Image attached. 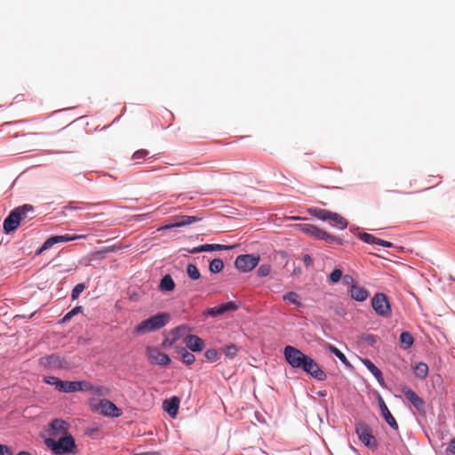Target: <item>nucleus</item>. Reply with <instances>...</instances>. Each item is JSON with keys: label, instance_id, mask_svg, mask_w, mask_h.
Here are the masks:
<instances>
[{"label": "nucleus", "instance_id": "cd10ccee", "mask_svg": "<svg viewBox=\"0 0 455 455\" xmlns=\"http://www.w3.org/2000/svg\"><path fill=\"white\" fill-rule=\"evenodd\" d=\"M283 299L285 301H289L291 304H293L297 307L301 306V303L299 299V295L294 291H289L283 295Z\"/></svg>", "mask_w": 455, "mask_h": 455}, {"label": "nucleus", "instance_id": "a18cd8bd", "mask_svg": "<svg viewBox=\"0 0 455 455\" xmlns=\"http://www.w3.org/2000/svg\"><path fill=\"white\" fill-rule=\"evenodd\" d=\"M206 315L217 316L222 315L220 305L212 308H208L205 312Z\"/></svg>", "mask_w": 455, "mask_h": 455}, {"label": "nucleus", "instance_id": "2eb2a0df", "mask_svg": "<svg viewBox=\"0 0 455 455\" xmlns=\"http://www.w3.org/2000/svg\"><path fill=\"white\" fill-rule=\"evenodd\" d=\"M184 342L193 352H201L204 347V341L196 335L188 334L185 336Z\"/></svg>", "mask_w": 455, "mask_h": 455}, {"label": "nucleus", "instance_id": "a211bd4d", "mask_svg": "<svg viewBox=\"0 0 455 455\" xmlns=\"http://www.w3.org/2000/svg\"><path fill=\"white\" fill-rule=\"evenodd\" d=\"M379 408L381 411V414L383 418L385 419V421L394 429L398 428V424L395 420V419L393 417L391 412L389 411L387 406L386 405L384 400L382 398H379Z\"/></svg>", "mask_w": 455, "mask_h": 455}, {"label": "nucleus", "instance_id": "f03ea898", "mask_svg": "<svg viewBox=\"0 0 455 455\" xmlns=\"http://www.w3.org/2000/svg\"><path fill=\"white\" fill-rule=\"evenodd\" d=\"M171 320V315L169 313H158L138 324L134 332L137 334H144L159 330L165 326Z\"/></svg>", "mask_w": 455, "mask_h": 455}, {"label": "nucleus", "instance_id": "58836bf2", "mask_svg": "<svg viewBox=\"0 0 455 455\" xmlns=\"http://www.w3.org/2000/svg\"><path fill=\"white\" fill-rule=\"evenodd\" d=\"M92 386L88 381H76V391H89L91 392L92 390Z\"/></svg>", "mask_w": 455, "mask_h": 455}, {"label": "nucleus", "instance_id": "c756f323", "mask_svg": "<svg viewBox=\"0 0 455 455\" xmlns=\"http://www.w3.org/2000/svg\"><path fill=\"white\" fill-rule=\"evenodd\" d=\"M186 271H187L188 277L192 280H198L201 276V274H200L198 268L196 267V265H194L192 263H189L187 266Z\"/></svg>", "mask_w": 455, "mask_h": 455}, {"label": "nucleus", "instance_id": "7ed1b4c3", "mask_svg": "<svg viewBox=\"0 0 455 455\" xmlns=\"http://www.w3.org/2000/svg\"><path fill=\"white\" fill-rule=\"evenodd\" d=\"M44 443L56 455L74 452L76 448L75 440L70 435L60 436L57 441L53 438H47Z\"/></svg>", "mask_w": 455, "mask_h": 455}, {"label": "nucleus", "instance_id": "603ef678", "mask_svg": "<svg viewBox=\"0 0 455 455\" xmlns=\"http://www.w3.org/2000/svg\"><path fill=\"white\" fill-rule=\"evenodd\" d=\"M343 282H344V283H346V284H347V285H350V287H351L353 284H356V283H355L354 278H353L351 275H345L343 276Z\"/></svg>", "mask_w": 455, "mask_h": 455}, {"label": "nucleus", "instance_id": "6e6d98bb", "mask_svg": "<svg viewBox=\"0 0 455 455\" xmlns=\"http://www.w3.org/2000/svg\"><path fill=\"white\" fill-rule=\"evenodd\" d=\"M302 259H303L305 266H307V267H309L312 264V258L310 257L309 254H305L303 256Z\"/></svg>", "mask_w": 455, "mask_h": 455}, {"label": "nucleus", "instance_id": "f257e3e1", "mask_svg": "<svg viewBox=\"0 0 455 455\" xmlns=\"http://www.w3.org/2000/svg\"><path fill=\"white\" fill-rule=\"evenodd\" d=\"M283 355L286 362L292 368L302 369L317 380L323 381L326 379V373L321 370L317 363L310 356L302 353L299 349L288 345L283 349Z\"/></svg>", "mask_w": 455, "mask_h": 455}, {"label": "nucleus", "instance_id": "f704fd0d", "mask_svg": "<svg viewBox=\"0 0 455 455\" xmlns=\"http://www.w3.org/2000/svg\"><path fill=\"white\" fill-rule=\"evenodd\" d=\"M343 276L342 270L339 268H335L329 275V282L331 283H338Z\"/></svg>", "mask_w": 455, "mask_h": 455}, {"label": "nucleus", "instance_id": "412c9836", "mask_svg": "<svg viewBox=\"0 0 455 455\" xmlns=\"http://www.w3.org/2000/svg\"><path fill=\"white\" fill-rule=\"evenodd\" d=\"M50 426L52 431V435L56 437L58 435L67 434L68 424L62 419H56L51 422Z\"/></svg>", "mask_w": 455, "mask_h": 455}, {"label": "nucleus", "instance_id": "7c9ffc66", "mask_svg": "<svg viewBox=\"0 0 455 455\" xmlns=\"http://www.w3.org/2000/svg\"><path fill=\"white\" fill-rule=\"evenodd\" d=\"M400 342L404 346V348H409L414 342V339L411 333L403 331L400 335Z\"/></svg>", "mask_w": 455, "mask_h": 455}, {"label": "nucleus", "instance_id": "39448f33", "mask_svg": "<svg viewBox=\"0 0 455 455\" xmlns=\"http://www.w3.org/2000/svg\"><path fill=\"white\" fill-rule=\"evenodd\" d=\"M311 212L317 219L329 221L332 226L339 229H345L347 227V221L341 215L336 212L318 208H315Z\"/></svg>", "mask_w": 455, "mask_h": 455}, {"label": "nucleus", "instance_id": "ddd939ff", "mask_svg": "<svg viewBox=\"0 0 455 455\" xmlns=\"http://www.w3.org/2000/svg\"><path fill=\"white\" fill-rule=\"evenodd\" d=\"M20 223V217L18 216V212L15 211V209L12 210L4 220V232L5 234H10L15 231Z\"/></svg>", "mask_w": 455, "mask_h": 455}, {"label": "nucleus", "instance_id": "e433bc0d", "mask_svg": "<svg viewBox=\"0 0 455 455\" xmlns=\"http://www.w3.org/2000/svg\"><path fill=\"white\" fill-rule=\"evenodd\" d=\"M91 393L100 396H104L108 395L109 389L103 386H92V390Z\"/></svg>", "mask_w": 455, "mask_h": 455}, {"label": "nucleus", "instance_id": "f3484780", "mask_svg": "<svg viewBox=\"0 0 455 455\" xmlns=\"http://www.w3.org/2000/svg\"><path fill=\"white\" fill-rule=\"evenodd\" d=\"M190 331L189 327L188 325H180L174 329H172L170 333L169 337L164 341V344L169 341L170 345L173 344L176 340L180 339L181 337L187 335V333Z\"/></svg>", "mask_w": 455, "mask_h": 455}, {"label": "nucleus", "instance_id": "79ce46f5", "mask_svg": "<svg viewBox=\"0 0 455 455\" xmlns=\"http://www.w3.org/2000/svg\"><path fill=\"white\" fill-rule=\"evenodd\" d=\"M224 353L228 358H234L237 354V348L235 345H228L225 347Z\"/></svg>", "mask_w": 455, "mask_h": 455}, {"label": "nucleus", "instance_id": "2f4dec72", "mask_svg": "<svg viewBox=\"0 0 455 455\" xmlns=\"http://www.w3.org/2000/svg\"><path fill=\"white\" fill-rule=\"evenodd\" d=\"M204 251H227L234 248V245H223V244H204Z\"/></svg>", "mask_w": 455, "mask_h": 455}, {"label": "nucleus", "instance_id": "473e14b6", "mask_svg": "<svg viewBox=\"0 0 455 455\" xmlns=\"http://www.w3.org/2000/svg\"><path fill=\"white\" fill-rule=\"evenodd\" d=\"M328 347H329L330 351L331 353H333L344 364H346L347 366L350 365L346 355L339 348H337L336 347H334L332 345H329Z\"/></svg>", "mask_w": 455, "mask_h": 455}, {"label": "nucleus", "instance_id": "5fc2aeb1", "mask_svg": "<svg viewBox=\"0 0 455 455\" xmlns=\"http://www.w3.org/2000/svg\"><path fill=\"white\" fill-rule=\"evenodd\" d=\"M203 251H204V244L196 246V247H194L191 250H188L189 253H198V252H203Z\"/></svg>", "mask_w": 455, "mask_h": 455}, {"label": "nucleus", "instance_id": "3c124183", "mask_svg": "<svg viewBox=\"0 0 455 455\" xmlns=\"http://www.w3.org/2000/svg\"><path fill=\"white\" fill-rule=\"evenodd\" d=\"M0 455H13L10 447L0 444Z\"/></svg>", "mask_w": 455, "mask_h": 455}, {"label": "nucleus", "instance_id": "0eeeda50", "mask_svg": "<svg viewBox=\"0 0 455 455\" xmlns=\"http://www.w3.org/2000/svg\"><path fill=\"white\" fill-rule=\"evenodd\" d=\"M371 306L377 315L387 317L391 314L389 300L384 293L379 292L371 299Z\"/></svg>", "mask_w": 455, "mask_h": 455}, {"label": "nucleus", "instance_id": "dca6fc26", "mask_svg": "<svg viewBox=\"0 0 455 455\" xmlns=\"http://www.w3.org/2000/svg\"><path fill=\"white\" fill-rule=\"evenodd\" d=\"M180 403V401L179 397L172 396V398L166 399L163 402V408L172 418H175L178 414Z\"/></svg>", "mask_w": 455, "mask_h": 455}, {"label": "nucleus", "instance_id": "c85d7f7f", "mask_svg": "<svg viewBox=\"0 0 455 455\" xmlns=\"http://www.w3.org/2000/svg\"><path fill=\"white\" fill-rule=\"evenodd\" d=\"M321 240H323L328 243H336L339 245L343 244V240L340 237L329 234L326 231H324Z\"/></svg>", "mask_w": 455, "mask_h": 455}, {"label": "nucleus", "instance_id": "052dcab7", "mask_svg": "<svg viewBox=\"0 0 455 455\" xmlns=\"http://www.w3.org/2000/svg\"><path fill=\"white\" fill-rule=\"evenodd\" d=\"M101 253H102V251H96L94 254H95V255H100V254H101Z\"/></svg>", "mask_w": 455, "mask_h": 455}, {"label": "nucleus", "instance_id": "bf43d9fd", "mask_svg": "<svg viewBox=\"0 0 455 455\" xmlns=\"http://www.w3.org/2000/svg\"><path fill=\"white\" fill-rule=\"evenodd\" d=\"M113 251V249H112V248H110V247H108V248H106V249L104 250V251Z\"/></svg>", "mask_w": 455, "mask_h": 455}, {"label": "nucleus", "instance_id": "09e8293b", "mask_svg": "<svg viewBox=\"0 0 455 455\" xmlns=\"http://www.w3.org/2000/svg\"><path fill=\"white\" fill-rule=\"evenodd\" d=\"M446 455H455V436L449 443L446 449Z\"/></svg>", "mask_w": 455, "mask_h": 455}, {"label": "nucleus", "instance_id": "c03bdc74", "mask_svg": "<svg viewBox=\"0 0 455 455\" xmlns=\"http://www.w3.org/2000/svg\"><path fill=\"white\" fill-rule=\"evenodd\" d=\"M204 356L209 360L210 362H215L218 360V352L216 349H207L204 353Z\"/></svg>", "mask_w": 455, "mask_h": 455}, {"label": "nucleus", "instance_id": "4468645a", "mask_svg": "<svg viewBox=\"0 0 455 455\" xmlns=\"http://www.w3.org/2000/svg\"><path fill=\"white\" fill-rule=\"evenodd\" d=\"M175 219L177 220V221H175L174 223H172V224L165 225V226L158 228V230L171 229L173 228L188 226L190 224H193V223L200 220L202 218L197 217V216H179V217H176Z\"/></svg>", "mask_w": 455, "mask_h": 455}, {"label": "nucleus", "instance_id": "37998d69", "mask_svg": "<svg viewBox=\"0 0 455 455\" xmlns=\"http://www.w3.org/2000/svg\"><path fill=\"white\" fill-rule=\"evenodd\" d=\"M298 228L301 232L311 236V234L315 228V225L305 223L299 225Z\"/></svg>", "mask_w": 455, "mask_h": 455}, {"label": "nucleus", "instance_id": "b1692460", "mask_svg": "<svg viewBox=\"0 0 455 455\" xmlns=\"http://www.w3.org/2000/svg\"><path fill=\"white\" fill-rule=\"evenodd\" d=\"M159 288L163 291H172L174 290L175 283L170 275H166L161 279Z\"/></svg>", "mask_w": 455, "mask_h": 455}, {"label": "nucleus", "instance_id": "393cba45", "mask_svg": "<svg viewBox=\"0 0 455 455\" xmlns=\"http://www.w3.org/2000/svg\"><path fill=\"white\" fill-rule=\"evenodd\" d=\"M413 371H414V374L416 375L417 378H419L420 379H424L427 378V376L428 374V366L427 363L420 362V363H418L413 367Z\"/></svg>", "mask_w": 455, "mask_h": 455}, {"label": "nucleus", "instance_id": "4d7b16f0", "mask_svg": "<svg viewBox=\"0 0 455 455\" xmlns=\"http://www.w3.org/2000/svg\"><path fill=\"white\" fill-rule=\"evenodd\" d=\"M140 455H160V453L156 452V451H148V452L141 453Z\"/></svg>", "mask_w": 455, "mask_h": 455}, {"label": "nucleus", "instance_id": "aec40b11", "mask_svg": "<svg viewBox=\"0 0 455 455\" xmlns=\"http://www.w3.org/2000/svg\"><path fill=\"white\" fill-rule=\"evenodd\" d=\"M15 211L18 212V216L20 217V222L26 220H31L35 218V208L31 204H23L21 206L16 207Z\"/></svg>", "mask_w": 455, "mask_h": 455}, {"label": "nucleus", "instance_id": "49530a36", "mask_svg": "<svg viewBox=\"0 0 455 455\" xmlns=\"http://www.w3.org/2000/svg\"><path fill=\"white\" fill-rule=\"evenodd\" d=\"M81 310V307H76L72 310H70L68 313H67L62 321L67 322L69 321L75 315H76Z\"/></svg>", "mask_w": 455, "mask_h": 455}, {"label": "nucleus", "instance_id": "864d4df0", "mask_svg": "<svg viewBox=\"0 0 455 455\" xmlns=\"http://www.w3.org/2000/svg\"><path fill=\"white\" fill-rule=\"evenodd\" d=\"M376 244L381 245L383 247H387V248H390V247L393 246L392 243H390L388 241H385V240L379 239V238L377 239V243Z\"/></svg>", "mask_w": 455, "mask_h": 455}, {"label": "nucleus", "instance_id": "6ab92c4d", "mask_svg": "<svg viewBox=\"0 0 455 455\" xmlns=\"http://www.w3.org/2000/svg\"><path fill=\"white\" fill-rule=\"evenodd\" d=\"M350 295L353 299L363 302L368 299L369 291L360 285L353 284L350 287Z\"/></svg>", "mask_w": 455, "mask_h": 455}, {"label": "nucleus", "instance_id": "9b49d317", "mask_svg": "<svg viewBox=\"0 0 455 455\" xmlns=\"http://www.w3.org/2000/svg\"><path fill=\"white\" fill-rule=\"evenodd\" d=\"M147 357L151 363L157 365L165 366L171 363L169 355L161 352L156 347H148Z\"/></svg>", "mask_w": 455, "mask_h": 455}, {"label": "nucleus", "instance_id": "ea45409f", "mask_svg": "<svg viewBox=\"0 0 455 455\" xmlns=\"http://www.w3.org/2000/svg\"><path fill=\"white\" fill-rule=\"evenodd\" d=\"M271 271V267L267 264L260 265L259 267L257 270V275L259 277H264L269 275Z\"/></svg>", "mask_w": 455, "mask_h": 455}, {"label": "nucleus", "instance_id": "13d9d810", "mask_svg": "<svg viewBox=\"0 0 455 455\" xmlns=\"http://www.w3.org/2000/svg\"><path fill=\"white\" fill-rule=\"evenodd\" d=\"M18 455H31V454L27 451H20V453H18Z\"/></svg>", "mask_w": 455, "mask_h": 455}, {"label": "nucleus", "instance_id": "423d86ee", "mask_svg": "<svg viewBox=\"0 0 455 455\" xmlns=\"http://www.w3.org/2000/svg\"><path fill=\"white\" fill-rule=\"evenodd\" d=\"M355 433L359 440L369 449L375 450L378 447L376 437L372 435L371 428L363 422L355 425Z\"/></svg>", "mask_w": 455, "mask_h": 455}, {"label": "nucleus", "instance_id": "1a4fd4ad", "mask_svg": "<svg viewBox=\"0 0 455 455\" xmlns=\"http://www.w3.org/2000/svg\"><path fill=\"white\" fill-rule=\"evenodd\" d=\"M84 237H85V235H64L51 236L47 240L44 241L43 245L36 251V254L40 255L43 251L51 249L56 243L75 241L76 239L84 238Z\"/></svg>", "mask_w": 455, "mask_h": 455}, {"label": "nucleus", "instance_id": "de8ad7c7", "mask_svg": "<svg viewBox=\"0 0 455 455\" xmlns=\"http://www.w3.org/2000/svg\"><path fill=\"white\" fill-rule=\"evenodd\" d=\"M324 233V230L319 228L318 227L315 226V228L311 234V236L315 238V239H318V240H321V238L323 237V235Z\"/></svg>", "mask_w": 455, "mask_h": 455}, {"label": "nucleus", "instance_id": "c9c22d12", "mask_svg": "<svg viewBox=\"0 0 455 455\" xmlns=\"http://www.w3.org/2000/svg\"><path fill=\"white\" fill-rule=\"evenodd\" d=\"M221 313L224 314L228 311H235L238 309V305L234 301H228L227 303L220 305Z\"/></svg>", "mask_w": 455, "mask_h": 455}, {"label": "nucleus", "instance_id": "4c0bfd02", "mask_svg": "<svg viewBox=\"0 0 455 455\" xmlns=\"http://www.w3.org/2000/svg\"><path fill=\"white\" fill-rule=\"evenodd\" d=\"M359 238L363 241L364 243H371V244H373V243H377V237H375L374 235H372L371 234H369V233H360L359 234Z\"/></svg>", "mask_w": 455, "mask_h": 455}, {"label": "nucleus", "instance_id": "8fccbe9b", "mask_svg": "<svg viewBox=\"0 0 455 455\" xmlns=\"http://www.w3.org/2000/svg\"><path fill=\"white\" fill-rule=\"evenodd\" d=\"M60 380V379L59 378L54 377V376H49L44 379L45 383H47L49 385H53V386H55L56 388L59 385Z\"/></svg>", "mask_w": 455, "mask_h": 455}, {"label": "nucleus", "instance_id": "5701e85b", "mask_svg": "<svg viewBox=\"0 0 455 455\" xmlns=\"http://www.w3.org/2000/svg\"><path fill=\"white\" fill-rule=\"evenodd\" d=\"M56 389L64 393L76 392V381H63L60 379Z\"/></svg>", "mask_w": 455, "mask_h": 455}, {"label": "nucleus", "instance_id": "20e7f679", "mask_svg": "<svg viewBox=\"0 0 455 455\" xmlns=\"http://www.w3.org/2000/svg\"><path fill=\"white\" fill-rule=\"evenodd\" d=\"M90 406L92 411L100 412L106 417L117 418L122 415V410L108 399H92L90 401Z\"/></svg>", "mask_w": 455, "mask_h": 455}, {"label": "nucleus", "instance_id": "f8f14e48", "mask_svg": "<svg viewBox=\"0 0 455 455\" xmlns=\"http://www.w3.org/2000/svg\"><path fill=\"white\" fill-rule=\"evenodd\" d=\"M402 392L418 411H425V402L411 388L404 386L402 387Z\"/></svg>", "mask_w": 455, "mask_h": 455}, {"label": "nucleus", "instance_id": "72a5a7b5", "mask_svg": "<svg viewBox=\"0 0 455 455\" xmlns=\"http://www.w3.org/2000/svg\"><path fill=\"white\" fill-rule=\"evenodd\" d=\"M148 154V151L146 149H139L132 155V159L135 160L138 164H140L147 158Z\"/></svg>", "mask_w": 455, "mask_h": 455}, {"label": "nucleus", "instance_id": "bb28decb", "mask_svg": "<svg viewBox=\"0 0 455 455\" xmlns=\"http://www.w3.org/2000/svg\"><path fill=\"white\" fill-rule=\"evenodd\" d=\"M224 263L222 259L219 258L212 259L209 265V270L213 274L220 273V271H222Z\"/></svg>", "mask_w": 455, "mask_h": 455}, {"label": "nucleus", "instance_id": "a878e982", "mask_svg": "<svg viewBox=\"0 0 455 455\" xmlns=\"http://www.w3.org/2000/svg\"><path fill=\"white\" fill-rule=\"evenodd\" d=\"M180 354L181 356V360L184 363H186L187 365H191L192 363H194L196 360L195 355L192 353L188 352L186 348H180Z\"/></svg>", "mask_w": 455, "mask_h": 455}, {"label": "nucleus", "instance_id": "6e6552de", "mask_svg": "<svg viewBox=\"0 0 455 455\" xmlns=\"http://www.w3.org/2000/svg\"><path fill=\"white\" fill-rule=\"evenodd\" d=\"M259 262V256L254 254L239 255L235 261V267L242 272H250Z\"/></svg>", "mask_w": 455, "mask_h": 455}, {"label": "nucleus", "instance_id": "a19ab883", "mask_svg": "<svg viewBox=\"0 0 455 455\" xmlns=\"http://www.w3.org/2000/svg\"><path fill=\"white\" fill-rule=\"evenodd\" d=\"M85 285L84 283L76 284L71 292V297L73 299H76L79 297V295L84 291Z\"/></svg>", "mask_w": 455, "mask_h": 455}, {"label": "nucleus", "instance_id": "4be33fe9", "mask_svg": "<svg viewBox=\"0 0 455 455\" xmlns=\"http://www.w3.org/2000/svg\"><path fill=\"white\" fill-rule=\"evenodd\" d=\"M362 362L363 365L377 379L378 382L381 384L384 381L381 371L377 366H375V364L370 359H363Z\"/></svg>", "mask_w": 455, "mask_h": 455}, {"label": "nucleus", "instance_id": "9d476101", "mask_svg": "<svg viewBox=\"0 0 455 455\" xmlns=\"http://www.w3.org/2000/svg\"><path fill=\"white\" fill-rule=\"evenodd\" d=\"M39 363L50 369H63L68 367L67 361L58 354L43 356L39 359Z\"/></svg>", "mask_w": 455, "mask_h": 455}]
</instances>
